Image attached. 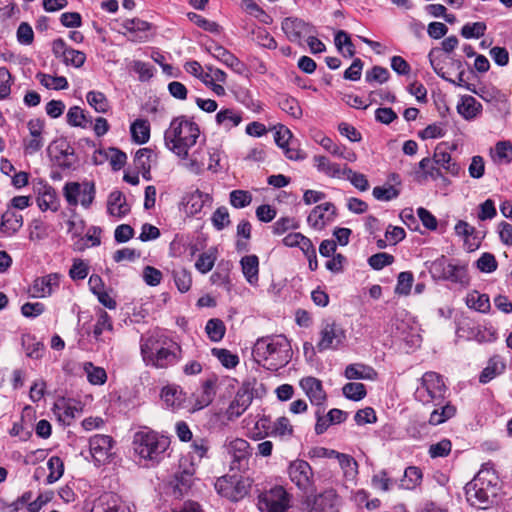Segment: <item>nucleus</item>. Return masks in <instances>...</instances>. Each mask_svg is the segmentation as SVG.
Wrapping results in <instances>:
<instances>
[{
  "label": "nucleus",
  "instance_id": "69168bd1",
  "mask_svg": "<svg viewBox=\"0 0 512 512\" xmlns=\"http://www.w3.org/2000/svg\"><path fill=\"white\" fill-rule=\"evenodd\" d=\"M206 50L217 60L221 61L223 64L227 65L228 62L234 56L230 51L224 48L221 45L211 41L205 45Z\"/></svg>",
  "mask_w": 512,
  "mask_h": 512
},
{
  "label": "nucleus",
  "instance_id": "423d86ee",
  "mask_svg": "<svg viewBox=\"0 0 512 512\" xmlns=\"http://www.w3.org/2000/svg\"><path fill=\"white\" fill-rule=\"evenodd\" d=\"M446 391L447 387L442 375L434 371H428L422 375L414 397L423 405H442Z\"/></svg>",
  "mask_w": 512,
  "mask_h": 512
},
{
  "label": "nucleus",
  "instance_id": "ddd939ff",
  "mask_svg": "<svg viewBox=\"0 0 512 512\" xmlns=\"http://www.w3.org/2000/svg\"><path fill=\"white\" fill-rule=\"evenodd\" d=\"M227 453L231 458L232 470H244L248 467L252 450L248 441L242 438H235L226 445Z\"/></svg>",
  "mask_w": 512,
  "mask_h": 512
},
{
  "label": "nucleus",
  "instance_id": "e2e57ef3",
  "mask_svg": "<svg viewBox=\"0 0 512 512\" xmlns=\"http://www.w3.org/2000/svg\"><path fill=\"white\" fill-rule=\"evenodd\" d=\"M230 204L237 209L244 208L251 204L252 195L246 190H233L229 195Z\"/></svg>",
  "mask_w": 512,
  "mask_h": 512
},
{
  "label": "nucleus",
  "instance_id": "9b49d317",
  "mask_svg": "<svg viewBox=\"0 0 512 512\" xmlns=\"http://www.w3.org/2000/svg\"><path fill=\"white\" fill-rule=\"evenodd\" d=\"M287 472L291 482L303 493H312L316 490L314 472L307 461L301 459L292 461Z\"/></svg>",
  "mask_w": 512,
  "mask_h": 512
},
{
  "label": "nucleus",
  "instance_id": "f257e3e1",
  "mask_svg": "<svg viewBox=\"0 0 512 512\" xmlns=\"http://www.w3.org/2000/svg\"><path fill=\"white\" fill-rule=\"evenodd\" d=\"M140 353L145 365L156 369L174 366L182 359L181 346L158 332L141 336Z\"/></svg>",
  "mask_w": 512,
  "mask_h": 512
},
{
  "label": "nucleus",
  "instance_id": "0eeeda50",
  "mask_svg": "<svg viewBox=\"0 0 512 512\" xmlns=\"http://www.w3.org/2000/svg\"><path fill=\"white\" fill-rule=\"evenodd\" d=\"M251 487L250 478L237 475H226L215 482L217 493L233 502H238L247 496Z\"/></svg>",
  "mask_w": 512,
  "mask_h": 512
},
{
  "label": "nucleus",
  "instance_id": "a878e982",
  "mask_svg": "<svg viewBox=\"0 0 512 512\" xmlns=\"http://www.w3.org/2000/svg\"><path fill=\"white\" fill-rule=\"evenodd\" d=\"M130 211L125 195L118 190L112 191L107 200V212L114 217L122 218Z\"/></svg>",
  "mask_w": 512,
  "mask_h": 512
},
{
  "label": "nucleus",
  "instance_id": "5701e85b",
  "mask_svg": "<svg viewBox=\"0 0 512 512\" xmlns=\"http://www.w3.org/2000/svg\"><path fill=\"white\" fill-rule=\"evenodd\" d=\"M23 226V216L10 207L1 215L0 233L6 237L15 235Z\"/></svg>",
  "mask_w": 512,
  "mask_h": 512
},
{
  "label": "nucleus",
  "instance_id": "473e14b6",
  "mask_svg": "<svg viewBox=\"0 0 512 512\" xmlns=\"http://www.w3.org/2000/svg\"><path fill=\"white\" fill-rule=\"evenodd\" d=\"M161 398L167 406L179 408L185 400V393L180 386L168 385L162 388Z\"/></svg>",
  "mask_w": 512,
  "mask_h": 512
},
{
  "label": "nucleus",
  "instance_id": "9d476101",
  "mask_svg": "<svg viewBox=\"0 0 512 512\" xmlns=\"http://www.w3.org/2000/svg\"><path fill=\"white\" fill-rule=\"evenodd\" d=\"M261 512H285L290 507V495L282 486H274L258 496Z\"/></svg>",
  "mask_w": 512,
  "mask_h": 512
},
{
  "label": "nucleus",
  "instance_id": "20e7f679",
  "mask_svg": "<svg viewBox=\"0 0 512 512\" xmlns=\"http://www.w3.org/2000/svg\"><path fill=\"white\" fill-rule=\"evenodd\" d=\"M467 502L476 508L487 509L493 503L498 491V476L489 463L483 464L475 477L465 487Z\"/></svg>",
  "mask_w": 512,
  "mask_h": 512
},
{
  "label": "nucleus",
  "instance_id": "a18cd8bd",
  "mask_svg": "<svg viewBox=\"0 0 512 512\" xmlns=\"http://www.w3.org/2000/svg\"><path fill=\"white\" fill-rule=\"evenodd\" d=\"M54 410L58 411V419L59 421L70 425L71 421L75 419V417L80 413L81 410H79L76 406L70 405L66 403L65 401H59L55 403Z\"/></svg>",
  "mask_w": 512,
  "mask_h": 512
},
{
  "label": "nucleus",
  "instance_id": "8fccbe9b",
  "mask_svg": "<svg viewBox=\"0 0 512 512\" xmlns=\"http://www.w3.org/2000/svg\"><path fill=\"white\" fill-rule=\"evenodd\" d=\"M86 99L88 104L98 113H106L110 108L107 97L100 91H89Z\"/></svg>",
  "mask_w": 512,
  "mask_h": 512
},
{
  "label": "nucleus",
  "instance_id": "6e6d98bb",
  "mask_svg": "<svg viewBox=\"0 0 512 512\" xmlns=\"http://www.w3.org/2000/svg\"><path fill=\"white\" fill-rule=\"evenodd\" d=\"M479 107H481V104L478 103L474 97L468 96L463 99V102L458 105L457 109L459 114H461L465 119L469 120L477 115L479 112Z\"/></svg>",
  "mask_w": 512,
  "mask_h": 512
},
{
  "label": "nucleus",
  "instance_id": "aec40b11",
  "mask_svg": "<svg viewBox=\"0 0 512 512\" xmlns=\"http://www.w3.org/2000/svg\"><path fill=\"white\" fill-rule=\"evenodd\" d=\"M60 276L57 273H51L43 277H38L33 281L30 288L31 296L34 298H43L50 296L53 290L59 287Z\"/></svg>",
  "mask_w": 512,
  "mask_h": 512
},
{
  "label": "nucleus",
  "instance_id": "c756f323",
  "mask_svg": "<svg viewBox=\"0 0 512 512\" xmlns=\"http://www.w3.org/2000/svg\"><path fill=\"white\" fill-rule=\"evenodd\" d=\"M243 275L250 285H256L259 280V259L256 255H247L240 260Z\"/></svg>",
  "mask_w": 512,
  "mask_h": 512
},
{
  "label": "nucleus",
  "instance_id": "7ed1b4c3",
  "mask_svg": "<svg viewBox=\"0 0 512 512\" xmlns=\"http://www.w3.org/2000/svg\"><path fill=\"white\" fill-rule=\"evenodd\" d=\"M200 136L199 126L186 116L172 119L164 133V143L168 150L181 159H187L189 149L193 147Z\"/></svg>",
  "mask_w": 512,
  "mask_h": 512
},
{
  "label": "nucleus",
  "instance_id": "f8f14e48",
  "mask_svg": "<svg viewBox=\"0 0 512 512\" xmlns=\"http://www.w3.org/2000/svg\"><path fill=\"white\" fill-rule=\"evenodd\" d=\"M346 340L345 330L335 321L323 323L320 331V340L316 347L318 351L336 350Z\"/></svg>",
  "mask_w": 512,
  "mask_h": 512
},
{
  "label": "nucleus",
  "instance_id": "052dcab7",
  "mask_svg": "<svg viewBox=\"0 0 512 512\" xmlns=\"http://www.w3.org/2000/svg\"><path fill=\"white\" fill-rule=\"evenodd\" d=\"M212 354L220 361V363L226 368H234L239 363L237 355L231 353L227 349L213 348Z\"/></svg>",
  "mask_w": 512,
  "mask_h": 512
},
{
  "label": "nucleus",
  "instance_id": "393cba45",
  "mask_svg": "<svg viewBox=\"0 0 512 512\" xmlns=\"http://www.w3.org/2000/svg\"><path fill=\"white\" fill-rule=\"evenodd\" d=\"M455 234L464 239L465 246L469 251H474L480 246V238L477 236L475 227L464 220H459L454 227Z\"/></svg>",
  "mask_w": 512,
  "mask_h": 512
},
{
  "label": "nucleus",
  "instance_id": "c85d7f7f",
  "mask_svg": "<svg viewBox=\"0 0 512 512\" xmlns=\"http://www.w3.org/2000/svg\"><path fill=\"white\" fill-rule=\"evenodd\" d=\"M287 38L290 42L301 47L308 46L313 54L322 53L326 50L325 44L312 34H287Z\"/></svg>",
  "mask_w": 512,
  "mask_h": 512
},
{
  "label": "nucleus",
  "instance_id": "3c124183",
  "mask_svg": "<svg viewBox=\"0 0 512 512\" xmlns=\"http://www.w3.org/2000/svg\"><path fill=\"white\" fill-rule=\"evenodd\" d=\"M113 330V323L111 320V317L109 314L103 310L100 309L97 315V321L93 328V336L94 338L99 341L101 340V335L104 331H112Z\"/></svg>",
  "mask_w": 512,
  "mask_h": 512
},
{
  "label": "nucleus",
  "instance_id": "603ef678",
  "mask_svg": "<svg viewBox=\"0 0 512 512\" xmlns=\"http://www.w3.org/2000/svg\"><path fill=\"white\" fill-rule=\"evenodd\" d=\"M343 395L352 401H360L367 395V390L364 384L359 382H349L342 387Z\"/></svg>",
  "mask_w": 512,
  "mask_h": 512
},
{
  "label": "nucleus",
  "instance_id": "ea45409f",
  "mask_svg": "<svg viewBox=\"0 0 512 512\" xmlns=\"http://www.w3.org/2000/svg\"><path fill=\"white\" fill-rule=\"evenodd\" d=\"M22 346L26 356L32 359H40L45 349L42 342L37 341L34 336L29 334L22 337Z\"/></svg>",
  "mask_w": 512,
  "mask_h": 512
},
{
  "label": "nucleus",
  "instance_id": "f3484780",
  "mask_svg": "<svg viewBox=\"0 0 512 512\" xmlns=\"http://www.w3.org/2000/svg\"><path fill=\"white\" fill-rule=\"evenodd\" d=\"M336 216V207L331 202H326L315 206L308 215V224L316 229L322 230L328 223L334 220Z\"/></svg>",
  "mask_w": 512,
  "mask_h": 512
},
{
  "label": "nucleus",
  "instance_id": "dca6fc26",
  "mask_svg": "<svg viewBox=\"0 0 512 512\" xmlns=\"http://www.w3.org/2000/svg\"><path fill=\"white\" fill-rule=\"evenodd\" d=\"M113 444V438L108 435L96 434L90 438V453L96 466H101L110 460Z\"/></svg>",
  "mask_w": 512,
  "mask_h": 512
},
{
  "label": "nucleus",
  "instance_id": "de8ad7c7",
  "mask_svg": "<svg viewBox=\"0 0 512 512\" xmlns=\"http://www.w3.org/2000/svg\"><path fill=\"white\" fill-rule=\"evenodd\" d=\"M422 472L418 467L409 466L404 471V476L401 479L400 486L404 489H414L421 483Z\"/></svg>",
  "mask_w": 512,
  "mask_h": 512
},
{
  "label": "nucleus",
  "instance_id": "f704fd0d",
  "mask_svg": "<svg viewBox=\"0 0 512 512\" xmlns=\"http://www.w3.org/2000/svg\"><path fill=\"white\" fill-rule=\"evenodd\" d=\"M315 167L319 172L332 178H342L343 168L337 163H332L327 157L316 155L313 158Z\"/></svg>",
  "mask_w": 512,
  "mask_h": 512
},
{
  "label": "nucleus",
  "instance_id": "39448f33",
  "mask_svg": "<svg viewBox=\"0 0 512 512\" xmlns=\"http://www.w3.org/2000/svg\"><path fill=\"white\" fill-rule=\"evenodd\" d=\"M132 444L140 458L148 461L151 466H156L165 458L170 446V438L153 430L144 429L134 434Z\"/></svg>",
  "mask_w": 512,
  "mask_h": 512
},
{
  "label": "nucleus",
  "instance_id": "a19ab883",
  "mask_svg": "<svg viewBox=\"0 0 512 512\" xmlns=\"http://www.w3.org/2000/svg\"><path fill=\"white\" fill-rule=\"evenodd\" d=\"M505 370V364L496 357L489 360L488 365L482 370L479 376V382L486 384L494 379L497 375H500Z\"/></svg>",
  "mask_w": 512,
  "mask_h": 512
},
{
  "label": "nucleus",
  "instance_id": "5fc2aeb1",
  "mask_svg": "<svg viewBox=\"0 0 512 512\" xmlns=\"http://www.w3.org/2000/svg\"><path fill=\"white\" fill-rule=\"evenodd\" d=\"M342 177L348 179L351 184L360 191H366L369 188V183L366 176L362 173L353 171L346 165L343 167Z\"/></svg>",
  "mask_w": 512,
  "mask_h": 512
},
{
  "label": "nucleus",
  "instance_id": "4c0bfd02",
  "mask_svg": "<svg viewBox=\"0 0 512 512\" xmlns=\"http://www.w3.org/2000/svg\"><path fill=\"white\" fill-rule=\"evenodd\" d=\"M443 280L457 283L462 286H468L470 281L466 266L452 263L448 264L445 278Z\"/></svg>",
  "mask_w": 512,
  "mask_h": 512
},
{
  "label": "nucleus",
  "instance_id": "c03bdc74",
  "mask_svg": "<svg viewBox=\"0 0 512 512\" xmlns=\"http://www.w3.org/2000/svg\"><path fill=\"white\" fill-rule=\"evenodd\" d=\"M37 80L47 89L64 90L69 84L64 76H51L42 72L36 74Z\"/></svg>",
  "mask_w": 512,
  "mask_h": 512
},
{
  "label": "nucleus",
  "instance_id": "79ce46f5",
  "mask_svg": "<svg viewBox=\"0 0 512 512\" xmlns=\"http://www.w3.org/2000/svg\"><path fill=\"white\" fill-rule=\"evenodd\" d=\"M466 304L469 308L481 313L488 312L491 307L488 295L480 294L477 291H473L467 295Z\"/></svg>",
  "mask_w": 512,
  "mask_h": 512
},
{
  "label": "nucleus",
  "instance_id": "6e6552de",
  "mask_svg": "<svg viewBox=\"0 0 512 512\" xmlns=\"http://www.w3.org/2000/svg\"><path fill=\"white\" fill-rule=\"evenodd\" d=\"M341 498L329 488L316 495H308L302 501V512H339Z\"/></svg>",
  "mask_w": 512,
  "mask_h": 512
},
{
  "label": "nucleus",
  "instance_id": "7c9ffc66",
  "mask_svg": "<svg viewBox=\"0 0 512 512\" xmlns=\"http://www.w3.org/2000/svg\"><path fill=\"white\" fill-rule=\"evenodd\" d=\"M215 119L219 126L229 131L242 122V114L232 108H225L216 114Z\"/></svg>",
  "mask_w": 512,
  "mask_h": 512
},
{
  "label": "nucleus",
  "instance_id": "49530a36",
  "mask_svg": "<svg viewBox=\"0 0 512 512\" xmlns=\"http://www.w3.org/2000/svg\"><path fill=\"white\" fill-rule=\"evenodd\" d=\"M208 338L213 342H219L223 339L226 327L224 322L219 318L209 319L205 326Z\"/></svg>",
  "mask_w": 512,
  "mask_h": 512
},
{
  "label": "nucleus",
  "instance_id": "37998d69",
  "mask_svg": "<svg viewBox=\"0 0 512 512\" xmlns=\"http://www.w3.org/2000/svg\"><path fill=\"white\" fill-rule=\"evenodd\" d=\"M278 106L280 109L295 119L302 117V108L298 100L292 96L281 95L278 98Z\"/></svg>",
  "mask_w": 512,
  "mask_h": 512
},
{
  "label": "nucleus",
  "instance_id": "cd10ccee",
  "mask_svg": "<svg viewBox=\"0 0 512 512\" xmlns=\"http://www.w3.org/2000/svg\"><path fill=\"white\" fill-rule=\"evenodd\" d=\"M442 145L439 144L434 150L433 161L436 165L442 167L447 173L452 176H458L461 171V166L453 161L450 153L442 150Z\"/></svg>",
  "mask_w": 512,
  "mask_h": 512
},
{
  "label": "nucleus",
  "instance_id": "a211bd4d",
  "mask_svg": "<svg viewBox=\"0 0 512 512\" xmlns=\"http://www.w3.org/2000/svg\"><path fill=\"white\" fill-rule=\"evenodd\" d=\"M53 149L57 153L53 156V161L62 170L71 169L75 164L74 148L65 140L55 141L49 148L48 152L52 153Z\"/></svg>",
  "mask_w": 512,
  "mask_h": 512
},
{
  "label": "nucleus",
  "instance_id": "680f3d73",
  "mask_svg": "<svg viewBox=\"0 0 512 512\" xmlns=\"http://www.w3.org/2000/svg\"><path fill=\"white\" fill-rule=\"evenodd\" d=\"M495 161L509 164L512 161V144L509 141H499L495 146Z\"/></svg>",
  "mask_w": 512,
  "mask_h": 512
},
{
  "label": "nucleus",
  "instance_id": "864d4df0",
  "mask_svg": "<svg viewBox=\"0 0 512 512\" xmlns=\"http://www.w3.org/2000/svg\"><path fill=\"white\" fill-rule=\"evenodd\" d=\"M87 379L92 385H103L107 381V373L102 367H96L91 362L84 365Z\"/></svg>",
  "mask_w": 512,
  "mask_h": 512
},
{
  "label": "nucleus",
  "instance_id": "412c9836",
  "mask_svg": "<svg viewBox=\"0 0 512 512\" xmlns=\"http://www.w3.org/2000/svg\"><path fill=\"white\" fill-rule=\"evenodd\" d=\"M52 51L56 57H62L66 64L75 67H81L86 59L83 52L68 48L62 39L53 42Z\"/></svg>",
  "mask_w": 512,
  "mask_h": 512
},
{
  "label": "nucleus",
  "instance_id": "e433bc0d",
  "mask_svg": "<svg viewBox=\"0 0 512 512\" xmlns=\"http://www.w3.org/2000/svg\"><path fill=\"white\" fill-rule=\"evenodd\" d=\"M439 408L434 409L429 418V424L431 425H440L447 420L451 419L456 414V407L452 405L450 402H446L442 405H437Z\"/></svg>",
  "mask_w": 512,
  "mask_h": 512
},
{
  "label": "nucleus",
  "instance_id": "bf43d9fd",
  "mask_svg": "<svg viewBox=\"0 0 512 512\" xmlns=\"http://www.w3.org/2000/svg\"><path fill=\"white\" fill-rule=\"evenodd\" d=\"M173 278L177 289L181 293H185L190 290L192 285V277L188 270L184 268L173 270Z\"/></svg>",
  "mask_w": 512,
  "mask_h": 512
},
{
  "label": "nucleus",
  "instance_id": "1a4fd4ad",
  "mask_svg": "<svg viewBox=\"0 0 512 512\" xmlns=\"http://www.w3.org/2000/svg\"><path fill=\"white\" fill-rule=\"evenodd\" d=\"M63 195L70 206H77L80 202L87 209L95 199V183L93 181L67 182L63 187Z\"/></svg>",
  "mask_w": 512,
  "mask_h": 512
},
{
  "label": "nucleus",
  "instance_id": "b1692460",
  "mask_svg": "<svg viewBox=\"0 0 512 512\" xmlns=\"http://www.w3.org/2000/svg\"><path fill=\"white\" fill-rule=\"evenodd\" d=\"M216 378H210L203 382L200 392L193 393V410H201L210 405L215 397Z\"/></svg>",
  "mask_w": 512,
  "mask_h": 512
},
{
  "label": "nucleus",
  "instance_id": "13d9d810",
  "mask_svg": "<svg viewBox=\"0 0 512 512\" xmlns=\"http://www.w3.org/2000/svg\"><path fill=\"white\" fill-rule=\"evenodd\" d=\"M335 45L339 52L344 57H353L355 54V47L351 41L350 34H335Z\"/></svg>",
  "mask_w": 512,
  "mask_h": 512
},
{
  "label": "nucleus",
  "instance_id": "4be33fe9",
  "mask_svg": "<svg viewBox=\"0 0 512 512\" xmlns=\"http://www.w3.org/2000/svg\"><path fill=\"white\" fill-rule=\"evenodd\" d=\"M252 400V392H250L248 389H239L234 400L230 403L227 409L228 419L232 420L240 417L251 405Z\"/></svg>",
  "mask_w": 512,
  "mask_h": 512
},
{
  "label": "nucleus",
  "instance_id": "2eb2a0df",
  "mask_svg": "<svg viewBox=\"0 0 512 512\" xmlns=\"http://www.w3.org/2000/svg\"><path fill=\"white\" fill-rule=\"evenodd\" d=\"M33 191L37 195L36 202L43 212L51 210L56 212L59 208V200L55 189L45 180L38 179L33 182Z\"/></svg>",
  "mask_w": 512,
  "mask_h": 512
},
{
  "label": "nucleus",
  "instance_id": "09e8293b",
  "mask_svg": "<svg viewBox=\"0 0 512 512\" xmlns=\"http://www.w3.org/2000/svg\"><path fill=\"white\" fill-rule=\"evenodd\" d=\"M217 259V249L210 248L207 252L199 255L195 263V268L202 274H206L213 268Z\"/></svg>",
  "mask_w": 512,
  "mask_h": 512
},
{
  "label": "nucleus",
  "instance_id": "0e129e2a",
  "mask_svg": "<svg viewBox=\"0 0 512 512\" xmlns=\"http://www.w3.org/2000/svg\"><path fill=\"white\" fill-rule=\"evenodd\" d=\"M414 277L412 272L404 271L399 273L397 277V285L395 293L399 295H408L411 292Z\"/></svg>",
  "mask_w": 512,
  "mask_h": 512
},
{
  "label": "nucleus",
  "instance_id": "58836bf2",
  "mask_svg": "<svg viewBox=\"0 0 512 512\" xmlns=\"http://www.w3.org/2000/svg\"><path fill=\"white\" fill-rule=\"evenodd\" d=\"M131 136L134 142L145 144L150 138V124L145 119H136L130 127Z\"/></svg>",
  "mask_w": 512,
  "mask_h": 512
},
{
  "label": "nucleus",
  "instance_id": "6ab92c4d",
  "mask_svg": "<svg viewBox=\"0 0 512 512\" xmlns=\"http://www.w3.org/2000/svg\"><path fill=\"white\" fill-rule=\"evenodd\" d=\"M300 387L303 389L311 404L321 406L327 399L326 392L323 388L322 382L315 377H304L299 382Z\"/></svg>",
  "mask_w": 512,
  "mask_h": 512
},
{
  "label": "nucleus",
  "instance_id": "72a5a7b5",
  "mask_svg": "<svg viewBox=\"0 0 512 512\" xmlns=\"http://www.w3.org/2000/svg\"><path fill=\"white\" fill-rule=\"evenodd\" d=\"M20 18V9L14 3L0 8V29L10 30L14 28Z\"/></svg>",
  "mask_w": 512,
  "mask_h": 512
},
{
  "label": "nucleus",
  "instance_id": "774afa93",
  "mask_svg": "<svg viewBox=\"0 0 512 512\" xmlns=\"http://www.w3.org/2000/svg\"><path fill=\"white\" fill-rule=\"evenodd\" d=\"M214 228L218 231L223 230L230 224V216L228 209L224 206L218 207L211 217Z\"/></svg>",
  "mask_w": 512,
  "mask_h": 512
},
{
  "label": "nucleus",
  "instance_id": "f03ea898",
  "mask_svg": "<svg viewBox=\"0 0 512 512\" xmlns=\"http://www.w3.org/2000/svg\"><path fill=\"white\" fill-rule=\"evenodd\" d=\"M252 356L258 364L268 370L277 371L286 366L292 358V348L284 335H271L256 340Z\"/></svg>",
  "mask_w": 512,
  "mask_h": 512
},
{
  "label": "nucleus",
  "instance_id": "338daca9",
  "mask_svg": "<svg viewBox=\"0 0 512 512\" xmlns=\"http://www.w3.org/2000/svg\"><path fill=\"white\" fill-rule=\"evenodd\" d=\"M153 154V151L150 148H141L139 149L134 157V163L137 169L141 171H145L149 174L151 169L150 158Z\"/></svg>",
  "mask_w": 512,
  "mask_h": 512
},
{
  "label": "nucleus",
  "instance_id": "c9c22d12",
  "mask_svg": "<svg viewBox=\"0 0 512 512\" xmlns=\"http://www.w3.org/2000/svg\"><path fill=\"white\" fill-rule=\"evenodd\" d=\"M442 47L438 48H432L431 51L428 54V58L430 61L431 66L433 67L434 71L444 78V75L440 74V71L438 70L439 61H437V54L440 53L441 50H443L446 53L452 52L458 45V39L456 36L452 35L446 39H444L441 43Z\"/></svg>",
  "mask_w": 512,
  "mask_h": 512
},
{
  "label": "nucleus",
  "instance_id": "4d7b16f0",
  "mask_svg": "<svg viewBox=\"0 0 512 512\" xmlns=\"http://www.w3.org/2000/svg\"><path fill=\"white\" fill-rule=\"evenodd\" d=\"M47 466L50 472L46 478V482L48 484H52L62 477L64 472V464L60 457L52 456L48 460Z\"/></svg>",
  "mask_w": 512,
  "mask_h": 512
},
{
  "label": "nucleus",
  "instance_id": "bb28decb",
  "mask_svg": "<svg viewBox=\"0 0 512 512\" xmlns=\"http://www.w3.org/2000/svg\"><path fill=\"white\" fill-rule=\"evenodd\" d=\"M377 376L378 373L373 367L363 363L349 364L344 371V377L349 380H376Z\"/></svg>",
  "mask_w": 512,
  "mask_h": 512
},
{
  "label": "nucleus",
  "instance_id": "4468645a",
  "mask_svg": "<svg viewBox=\"0 0 512 512\" xmlns=\"http://www.w3.org/2000/svg\"><path fill=\"white\" fill-rule=\"evenodd\" d=\"M29 137L23 139V148L26 155H34L44 146L45 121L40 118L30 119L27 122Z\"/></svg>",
  "mask_w": 512,
  "mask_h": 512
},
{
  "label": "nucleus",
  "instance_id": "2f4dec72",
  "mask_svg": "<svg viewBox=\"0 0 512 512\" xmlns=\"http://www.w3.org/2000/svg\"><path fill=\"white\" fill-rule=\"evenodd\" d=\"M212 198L208 193H204L199 189L186 194L184 197V201L186 203L187 208L189 209L190 214L196 215L200 213L206 202H210Z\"/></svg>",
  "mask_w": 512,
  "mask_h": 512
}]
</instances>
